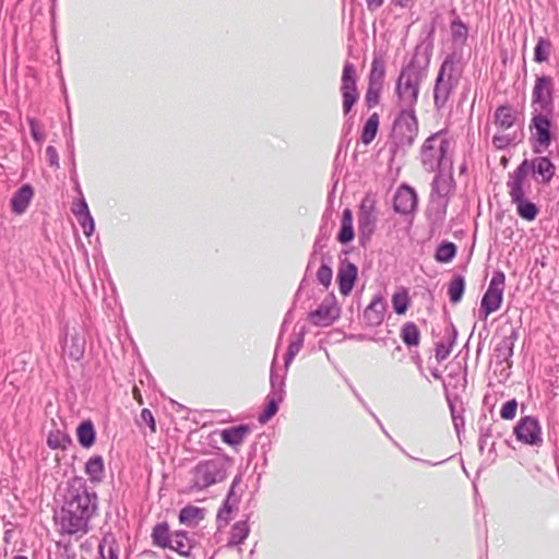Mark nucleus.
Instances as JSON below:
<instances>
[{"instance_id":"nucleus-1","label":"nucleus","mask_w":559,"mask_h":559,"mask_svg":"<svg viewBox=\"0 0 559 559\" xmlns=\"http://www.w3.org/2000/svg\"><path fill=\"white\" fill-rule=\"evenodd\" d=\"M97 508V496L90 492L82 477H73L67 484L63 506L55 520L61 534L83 535Z\"/></svg>"},{"instance_id":"nucleus-2","label":"nucleus","mask_w":559,"mask_h":559,"mask_svg":"<svg viewBox=\"0 0 559 559\" xmlns=\"http://www.w3.org/2000/svg\"><path fill=\"white\" fill-rule=\"evenodd\" d=\"M426 73V68L421 67L416 59H412L408 64L402 68L395 86L399 107L415 108L420 84Z\"/></svg>"},{"instance_id":"nucleus-3","label":"nucleus","mask_w":559,"mask_h":559,"mask_svg":"<svg viewBox=\"0 0 559 559\" xmlns=\"http://www.w3.org/2000/svg\"><path fill=\"white\" fill-rule=\"evenodd\" d=\"M418 135V120L415 108L400 107V111L393 122L391 133V150L397 153L411 147Z\"/></svg>"},{"instance_id":"nucleus-4","label":"nucleus","mask_w":559,"mask_h":559,"mask_svg":"<svg viewBox=\"0 0 559 559\" xmlns=\"http://www.w3.org/2000/svg\"><path fill=\"white\" fill-rule=\"evenodd\" d=\"M445 132V130H440L431 134L421 145L420 162L423 167L429 173L442 169L448 163L447 154L451 142L444 138Z\"/></svg>"},{"instance_id":"nucleus-5","label":"nucleus","mask_w":559,"mask_h":559,"mask_svg":"<svg viewBox=\"0 0 559 559\" xmlns=\"http://www.w3.org/2000/svg\"><path fill=\"white\" fill-rule=\"evenodd\" d=\"M459 79L455 55H448L439 69L433 87V104L438 110L445 107L450 95L459 84Z\"/></svg>"},{"instance_id":"nucleus-6","label":"nucleus","mask_w":559,"mask_h":559,"mask_svg":"<svg viewBox=\"0 0 559 559\" xmlns=\"http://www.w3.org/2000/svg\"><path fill=\"white\" fill-rule=\"evenodd\" d=\"M530 173L534 175L536 181L547 185L555 176L556 166L546 156L525 158L512 173H509L508 179L525 185L530 189L531 185L526 182Z\"/></svg>"},{"instance_id":"nucleus-7","label":"nucleus","mask_w":559,"mask_h":559,"mask_svg":"<svg viewBox=\"0 0 559 559\" xmlns=\"http://www.w3.org/2000/svg\"><path fill=\"white\" fill-rule=\"evenodd\" d=\"M226 478L225 463L219 459L201 461L192 469L193 487L203 490Z\"/></svg>"},{"instance_id":"nucleus-8","label":"nucleus","mask_w":559,"mask_h":559,"mask_svg":"<svg viewBox=\"0 0 559 559\" xmlns=\"http://www.w3.org/2000/svg\"><path fill=\"white\" fill-rule=\"evenodd\" d=\"M554 114L532 112L530 122L531 142L534 153H543L552 142V118Z\"/></svg>"},{"instance_id":"nucleus-9","label":"nucleus","mask_w":559,"mask_h":559,"mask_svg":"<svg viewBox=\"0 0 559 559\" xmlns=\"http://www.w3.org/2000/svg\"><path fill=\"white\" fill-rule=\"evenodd\" d=\"M555 83L549 75H537L532 91V112H555Z\"/></svg>"},{"instance_id":"nucleus-10","label":"nucleus","mask_w":559,"mask_h":559,"mask_svg":"<svg viewBox=\"0 0 559 559\" xmlns=\"http://www.w3.org/2000/svg\"><path fill=\"white\" fill-rule=\"evenodd\" d=\"M343 114L347 116L359 99L355 66L346 61L343 67L341 87Z\"/></svg>"},{"instance_id":"nucleus-11","label":"nucleus","mask_w":559,"mask_h":559,"mask_svg":"<svg viewBox=\"0 0 559 559\" xmlns=\"http://www.w3.org/2000/svg\"><path fill=\"white\" fill-rule=\"evenodd\" d=\"M504 281L506 275L503 272L498 271L493 273L480 302L479 311L484 320H486L490 313L500 308L503 297Z\"/></svg>"},{"instance_id":"nucleus-12","label":"nucleus","mask_w":559,"mask_h":559,"mask_svg":"<svg viewBox=\"0 0 559 559\" xmlns=\"http://www.w3.org/2000/svg\"><path fill=\"white\" fill-rule=\"evenodd\" d=\"M507 188L511 202L516 205L518 215L525 221H534L539 210L535 203L525 198L526 191L528 190L527 186L508 179Z\"/></svg>"},{"instance_id":"nucleus-13","label":"nucleus","mask_w":559,"mask_h":559,"mask_svg":"<svg viewBox=\"0 0 559 559\" xmlns=\"http://www.w3.org/2000/svg\"><path fill=\"white\" fill-rule=\"evenodd\" d=\"M377 219L374 201L368 198L364 199L358 212V233L362 245L371 239L376 229Z\"/></svg>"},{"instance_id":"nucleus-14","label":"nucleus","mask_w":559,"mask_h":559,"mask_svg":"<svg viewBox=\"0 0 559 559\" xmlns=\"http://www.w3.org/2000/svg\"><path fill=\"white\" fill-rule=\"evenodd\" d=\"M513 432L516 439L525 444L542 445L543 437L538 421H519Z\"/></svg>"},{"instance_id":"nucleus-15","label":"nucleus","mask_w":559,"mask_h":559,"mask_svg":"<svg viewBox=\"0 0 559 559\" xmlns=\"http://www.w3.org/2000/svg\"><path fill=\"white\" fill-rule=\"evenodd\" d=\"M393 207L396 213L409 214L417 207V194L411 187L403 186L395 193Z\"/></svg>"},{"instance_id":"nucleus-16","label":"nucleus","mask_w":559,"mask_h":559,"mask_svg":"<svg viewBox=\"0 0 559 559\" xmlns=\"http://www.w3.org/2000/svg\"><path fill=\"white\" fill-rule=\"evenodd\" d=\"M358 269L357 266L349 262H343L338 267L337 272V282L338 289L343 296H348L353 290L355 282L357 280Z\"/></svg>"},{"instance_id":"nucleus-17","label":"nucleus","mask_w":559,"mask_h":559,"mask_svg":"<svg viewBox=\"0 0 559 559\" xmlns=\"http://www.w3.org/2000/svg\"><path fill=\"white\" fill-rule=\"evenodd\" d=\"M338 317L332 300H324L318 309L309 313V320L317 326H329Z\"/></svg>"},{"instance_id":"nucleus-18","label":"nucleus","mask_w":559,"mask_h":559,"mask_svg":"<svg viewBox=\"0 0 559 559\" xmlns=\"http://www.w3.org/2000/svg\"><path fill=\"white\" fill-rule=\"evenodd\" d=\"M386 305L381 295H376L364 311V319L369 326H378L383 322Z\"/></svg>"},{"instance_id":"nucleus-19","label":"nucleus","mask_w":559,"mask_h":559,"mask_svg":"<svg viewBox=\"0 0 559 559\" xmlns=\"http://www.w3.org/2000/svg\"><path fill=\"white\" fill-rule=\"evenodd\" d=\"M450 162V171L448 175H444L442 169L436 170V176L431 183V190L433 194H437L440 198L448 197L453 187H454V180L452 177V160Z\"/></svg>"},{"instance_id":"nucleus-20","label":"nucleus","mask_w":559,"mask_h":559,"mask_svg":"<svg viewBox=\"0 0 559 559\" xmlns=\"http://www.w3.org/2000/svg\"><path fill=\"white\" fill-rule=\"evenodd\" d=\"M519 338V332L516 329H512L509 335L503 336V338L497 344L495 348L496 359L499 364L508 362L509 359L513 356V349L515 342Z\"/></svg>"},{"instance_id":"nucleus-21","label":"nucleus","mask_w":559,"mask_h":559,"mask_svg":"<svg viewBox=\"0 0 559 559\" xmlns=\"http://www.w3.org/2000/svg\"><path fill=\"white\" fill-rule=\"evenodd\" d=\"M34 195V190L29 185L22 186L11 199L12 211L21 215L27 210Z\"/></svg>"},{"instance_id":"nucleus-22","label":"nucleus","mask_w":559,"mask_h":559,"mask_svg":"<svg viewBox=\"0 0 559 559\" xmlns=\"http://www.w3.org/2000/svg\"><path fill=\"white\" fill-rule=\"evenodd\" d=\"M85 352V340L79 333H74L70 335L68 338V334L66 335L63 343V353L67 354L73 360H80Z\"/></svg>"},{"instance_id":"nucleus-23","label":"nucleus","mask_w":559,"mask_h":559,"mask_svg":"<svg viewBox=\"0 0 559 559\" xmlns=\"http://www.w3.org/2000/svg\"><path fill=\"white\" fill-rule=\"evenodd\" d=\"M456 337L457 331L455 326L451 323L450 326L445 330L447 342H439L436 345L435 357L438 362H442L450 356L452 347L456 342Z\"/></svg>"},{"instance_id":"nucleus-24","label":"nucleus","mask_w":559,"mask_h":559,"mask_svg":"<svg viewBox=\"0 0 559 559\" xmlns=\"http://www.w3.org/2000/svg\"><path fill=\"white\" fill-rule=\"evenodd\" d=\"M250 432L248 425H239L228 429H224L221 432L222 440L229 445H238L242 443L247 435Z\"/></svg>"},{"instance_id":"nucleus-25","label":"nucleus","mask_w":559,"mask_h":559,"mask_svg":"<svg viewBox=\"0 0 559 559\" xmlns=\"http://www.w3.org/2000/svg\"><path fill=\"white\" fill-rule=\"evenodd\" d=\"M403 343L408 347H417L420 343V331L414 322H405L400 331Z\"/></svg>"},{"instance_id":"nucleus-26","label":"nucleus","mask_w":559,"mask_h":559,"mask_svg":"<svg viewBox=\"0 0 559 559\" xmlns=\"http://www.w3.org/2000/svg\"><path fill=\"white\" fill-rule=\"evenodd\" d=\"M193 545L187 533L182 531L175 532L173 534L171 543L168 548L177 551L180 556L189 557Z\"/></svg>"},{"instance_id":"nucleus-27","label":"nucleus","mask_w":559,"mask_h":559,"mask_svg":"<svg viewBox=\"0 0 559 559\" xmlns=\"http://www.w3.org/2000/svg\"><path fill=\"white\" fill-rule=\"evenodd\" d=\"M451 15H453V20L450 25L452 40L459 44H465L468 36V27L460 16L456 14V10L453 9L451 11Z\"/></svg>"},{"instance_id":"nucleus-28","label":"nucleus","mask_w":559,"mask_h":559,"mask_svg":"<svg viewBox=\"0 0 559 559\" xmlns=\"http://www.w3.org/2000/svg\"><path fill=\"white\" fill-rule=\"evenodd\" d=\"M85 472L92 481H102L105 476L103 457L100 455L92 456L85 464Z\"/></svg>"},{"instance_id":"nucleus-29","label":"nucleus","mask_w":559,"mask_h":559,"mask_svg":"<svg viewBox=\"0 0 559 559\" xmlns=\"http://www.w3.org/2000/svg\"><path fill=\"white\" fill-rule=\"evenodd\" d=\"M204 519V509L194 506H187L179 513L180 523L194 526Z\"/></svg>"},{"instance_id":"nucleus-30","label":"nucleus","mask_w":559,"mask_h":559,"mask_svg":"<svg viewBox=\"0 0 559 559\" xmlns=\"http://www.w3.org/2000/svg\"><path fill=\"white\" fill-rule=\"evenodd\" d=\"M465 290V278L461 274H454L448 285V295L452 304H459L462 300Z\"/></svg>"},{"instance_id":"nucleus-31","label":"nucleus","mask_w":559,"mask_h":559,"mask_svg":"<svg viewBox=\"0 0 559 559\" xmlns=\"http://www.w3.org/2000/svg\"><path fill=\"white\" fill-rule=\"evenodd\" d=\"M515 122L514 110L509 105L499 106L495 112V123L502 128L509 129Z\"/></svg>"},{"instance_id":"nucleus-32","label":"nucleus","mask_w":559,"mask_h":559,"mask_svg":"<svg viewBox=\"0 0 559 559\" xmlns=\"http://www.w3.org/2000/svg\"><path fill=\"white\" fill-rule=\"evenodd\" d=\"M102 559H118L119 545L112 535H106L99 544Z\"/></svg>"},{"instance_id":"nucleus-33","label":"nucleus","mask_w":559,"mask_h":559,"mask_svg":"<svg viewBox=\"0 0 559 559\" xmlns=\"http://www.w3.org/2000/svg\"><path fill=\"white\" fill-rule=\"evenodd\" d=\"M76 436L83 448H91L95 442V429L92 421H82L76 429Z\"/></svg>"},{"instance_id":"nucleus-34","label":"nucleus","mask_w":559,"mask_h":559,"mask_svg":"<svg viewBox=\"0 0 559 559\" xmlns=\"http://www.w3.org/2000/svg\"><path fill=\"white\" fill-rule=\"evenodd\" d=\"M457 247L454 242L442 241L436 249L435 260L439 263H449L454 259Z\"/></svg>"},{"instance_id":"nucleus-35","label":"nucleus","mask_w":559,"mask_h":559,"mask_svg":"<svg viewBox=\"0 0 559 559\" xmlns=\"http://www.w3.org/2000/svg\"><path fill=\"white\" fill-rule=\"evenodd\" d=\"M153 543L156 546L162 548H166L170 545L173 534H169V528L167 523H158L152 532Z\"/></svg>"},{"instance_id":"nucleus-36","label":"nucleus","mask_w":559,"mask_h":559,"mask_svg":"<svg viewBox=\"0 0 559 559\" xmlns=\"http://www.w3.org/2000/svg\"><path fill=\"white\" fill-rule=\"evenodd\" d=\"M379 127V116L378 114H372L368 120L366 121L362 132H361V142L366 145L370 144L378 132Z\"/></svg>"},{"instance_id":"nucleus-37","label":"nucleus","mask_w":559,"mask_h":559,"mask_svg":"<svg viewBox=\"0 0 559 559\" xmlns=\"http://www.w3.org/2000/svg\"><path fill=\"white\" fill-rule=\"evenodd\" d=\"M384 76L385 63L381 58L374 57L371 63L368 83L383 86Z\"/></svg>"},{"instance_id":"nucleus-38","label":"nucleus","mask_w":559,"mask_h":559,"mask_svg":"<svg viewBox=\"0 0 559 559\" xmlns=\"http://www.w3.org/2000/svg\"><path fill=\"white\" fill-rule=\"evenodd\" d=\"M249 534V526L246 521H239L233 525L228 546L241 544Z\"/></svg>"},{"instance_id":"nucleus-39","label":"nucleus","mask_w":559,"mask_h":559,"mask_svg":"<svg viewBox=\"0 0 559 559\" xmlns=\"http://www.w3.org/2000/svg\"><path fill=\"white\" fill-rule=\"evenodd\" d=\"M392 306L396 314H404L408 310L411 298L406 289L399 290L393 295Z\"/></svg>"},{"instance_id":"nucleus-40","label":"nucleus","mask_w":559,"mask_h":559,"mask_svg":"<svg viewBox=\"0 0 559 559\" xmlns=\"http://www.w3.org/2000/svg\"><path fill=\"white\" fill-rule=\"evenodd\" d=\"M70 442V437L59 429L51 431L47 438L48 447L53 450L66 449Z\"/></svg>"},{"instance_id":"nucleus-41","label":"nucleus","mask_w":559,"mask_h":559,"mask_svg":"<svg viewBox=\"0 0 559 559\" xmlns=\"http://www.w3.org/2000/svg\"><path fill=\"white\" fill-rule=\"evenodd\" d=\"M551 51V43L549 39L539 37L534 48V60L536 62H545L549 59Z\"/></svg>"},{"instance_id":"nucleus-42","label":"nucleus","mask_w":559,"mask_h":559,"mask_svg":"<svg viewBox=\"0 0 559 559\" xmlns=\"http://www.w3.org/2000/svg\"><path fill=\"white\" fill-rule=\"evenodd\" d=\"M304 341H305V331L302 330V331H300V333L298 334L296 340L290 342V344L287 348V352L285 355V368H288V366L292 364V361L294 360L296 355L300 352V349L304 345Z\"/></svg>"},{"instance_id":"nucleus-43","label":"nucleus","mask_w":559,"mask_h":559,"mask_svg":"<svg viewBox=\"0 0 559 559\" xmlns=\"http://www.w3.org/2000/svg\"><path fill=\"white\" fill-rule=\"evenodd\" d=\"M324 259L325 258L323 257L322 264L317 272V280L320 284L328 288L331 285L333 276L332 267L329 265V263L332 261V258L328 257V263L324 262Z\"/></svg>"},{"instance_id":"nucleus-44","label":"nucleus","mask_w":559,"mask_h":559,"mask_svg":"<svg viewBox=\"0 0 559 559\" xmlns=\"http://www.w3.org/2000/svg\"><path fill=\"white\" fill-rule=\"evenodd\" d=\"M382 87L383 86H381V85L368 83L366 97H365L366 105L368 108H373L379 104Z\"/></svg>"},{"instance_id":"nucleus-45","label":"nucleus","mask_w":559,"mask_h":559,"mask_svg":"<svg viewBox=\"0 0 559 559\" xmlns=\"http://www.w3.org/2000/svg\"><path fill=\"white\" fill-rule=\"evenodd\" d=\"M516 409H518V402L513 399V400H509V401L504 402L501 405V407L499 409V414L502 419H513L516 414Z\"/></svg>"},{"instance_id":"nucleus-46","label":"nucleus","mask_w":559,"mask_h":559,"mask_svg":"<svg viewBox=\"0 0 559 559\" xmlns=\"http://www.w3.org/2000/svg\"><path fill=\"white\" fill-rule=\"evenodd\" d=\"M240 481L239 478H235L233 484H231V487L229 489V492L227 495V498L225 499L224 501V504L222 507V509H225V510H228V512L231 513V511L234 510V508H236L237 503H238V500L237 498L235 497V493H234V489L235 487L237 486V484Z\"/></svg>"},{"instance_id":"nucleus-47","label":"nucleus","mask_w":559,"mask_h":559,"mask_svg":"<svg viewBox=\"0 0 559 559\" xmlns=\"http://www.w3.org/2000/svg\"><path fill=\"white\" fill-rule=\"evenodd\" d=\"M479 431H480L479 441H478L479 451L484 452L487 447L489 448V450H491L495 445V442L490 441V428L489 427L488 428L480 427Z\"/></svg>"},{"instance_id":"nucleus-48","label":"nucleus","mask_w":559,"mask_h":559,"mask_svg":"<svg viewBox=\"0 0 559 559\" xmlns=\"http://www.w3.org/2000/svg\"><path fill=\"white\" fill-rule=\"evenodd\" d=\"M278 409V400L272 397L269 400L266 407L259 414L258 419H271Z\"/></svg>"},{"instance_id":"nucleus-49","label":"nucleus","mask_w":559,"mask_h":559,"mask_svg":"<svg viewBox=\"0 0 559 559\" xmlns=\"http://www.w3.org/2000/svg\"><path fill=\"white\" fill-rule=\"evenodd\" d=\"M355 237L354 227L353 225H342L341 229L337 234V240L342 245H346L350 242Z\"/></svg>"},{"instance_id":"nucleus-50","label":"nucleus","mask_w":559,"mask_h":559,"mask_svg":"<svg viewBox=\"0 0 559 559\" xmlns=\"http://www.w3.org/2000/svg\"><path fill=\"white\" fill-rule=\"evenodd\" d=\"M27 121L29 123L32 138L38 144H41L45 140V134L40 132L37 121L34 118H28Z\"/></svg>"},{"instance_id":"nucleus-51","label":"nucleus","mask_w":559,"mask_h":559,"mask_svg":"<svg viewBox=\"0 0 559 559\" xmlns=\"http://www.w3.org/2000/svg\"><path fill=\"white\" fill-rule=\"evenodd\" d=\"M72 212L76 217L87 216L90 210L86 201L82 198L78 202L73 203Z\"/></svg>"},{"instance_id":"nucleus-52","label":"nucleus","mask_w":559,"mask_h":559,"mask_svg":"<svg viewBox=\"0 0 559 559\" xmlns=\"http://www.w3.org/2000/svg\"><path fill=\"white\" fill-rule=\"evenodd\" d=\"M78 219L83 228L85 236H91L94 231V219L91 213H88L87 216L78 217Z\"/></svg>"},{"instance_id":"nucleus-53","label":"nucleus","mask_w":559,"mask_h":559,"mask_svg":"<svg viewBox=\"0 0 559 559\" xmlns=\"http://www.w3.org/2000/svg\"><path fill=\"white\" fill-rule=\"evenodd\" d=\"M449 407L451 411L452 419H463L462 415V402L457 399L450 400L448 399Z\"/></svg>"},{"instance_id":"nucleus-54","label":"nucleus","mask_w":559,"mask_h":559,"mask_svg":"<svg viewBox=\"0 0 559 559\" xmlns=\"http://www.w3.org/2000/svg\"><path fill=\"white\" fill-rule=\"evenodd\" d=\"M323 240H324V237H321V236L317 237V239L313 243V251L310 255L307 269H309L311 266V264L314 262L317 253L320 252L325 247V242Z\"/></svg>"},{"instance_id":"nucleus-55","label":"nucleus","mask_w":559,"mask_h":559,"mask_svg":"<svg viewBox=\"0 0 559 559\" xmlns=\"http://www.w3.org/2000/svg\"><path fill=\"white\" fill-rule=\"evenodd\" d=\"M46 156L51 167L59 168V155L53 146H47Z\"/></svg>"},{"instance_id":"nucleus-56","label":"nucleus","mask_w":559,"mask_h":559,"mask_svg":"<svg viewBox=\"0 0 559 559\" xmlns=\"http://www.w3.org/2000/svg\"><path fill=\"white\" fill-rule=\"evenodd\" d=\"M511 142V139L508 135H495L492 139L493 145L499 148H506Z\"/></svg>"},{"instance_id":"nucleus-57","label":"nucleus","mask_w":559,"mask_h":559,"mask_svg":"<svg viewBox=\"0 0 559 559\" xmlns=\"http://www.w3.org/2000/svg\"><path fill=\"white\" fill-rule=\"evenodd\" d=\"M498 399L496 396L486 395L484 397V407L488 411L489 415L492 417L495 415L493 409Z\"/></svg>"},{"instance_id":"nucleus-58","label":"nucleus","mask_w":559,"mask_h":559,"mask_svg":"<svg viewBox=\"0 0 559 559\" xmlns=\"http://www.w3.org/2000/svg\"><path fill=\"white\" fill-rule=\"evenodd\" d=\"M229 515H230V512H228V510H225L222 508L219 509V511L217 513V523H218L219 527L228 524V522L230 520Z\"/></svg>"},{"instance_id":"nucleus-59","label":"nucleus","mask_w":559,"mask_h":559,"mask_svg":"<svg viewBox=\"0 0 559 559\" xmlns=\"http://www.w3.org/2000/svg\"><path fill=\"white\" fill-rule=\"evenodd\" d=\"M342 225H353V214L349 209H345L342 214Z\"/></svg>"},{"instance_id":"nucleus-60","label":"nucleus","mask_w":559,"mask_h":559,"mask_svg":"<svg viewBox=\"0 0 559 559\" xmlns=\"http://www.w3.org/2000/svg\"><path fill=\"white\" fill-rule=\"evenodd\" d=\"M140 427L146 433L145 429L148 428L151 433L156 431V421H140Z\"/></svg>"},{"instance_id":"nucleus-61","label":"nucleus","mask_w":559,"mask_h":559,"mask_svg":"<svg viewBox=\"0 0 559 559\" xmlns=\"http://www.w3.org/2000/svg\"><path fill=\"white\" fill-rule=\"evenodd\" d=\"M366 4L369 11H376L383 4V0H366Z\"/></svg>"},{"instance_id":"nucleus-62","label":"nucleus","mask_w":559,"mask_h":559,"mask_svg":"<svg viewBox=\"0 0 559 559\" xmlns=\"http://www.w3.org/2000/svg\"><path fill=\"white\" fill-rule=\"evenodd\" d=\"M141 419H154L150 409L143 408L141 412Z\"/></svg>"},{"instance_id":"nucleus-63","label":"nucleus","mask_w":559,"mask_h":559,"mask_svg":"<svg viewBox=\"0 0 559 559\" xmlns=\"http://www.w3.org/2000/svg\"><path fill=\"white\" fill-rule=\"evenodd\" d=\"M210 413L211 414H216V415H219V416L225 415V411H209V409L203 411L200 415L204 416V415L210 414Z\"/></svg>"},{"instance_id":"nucleus-64","label":"nucleus","mask_w":559,"mask_h":559,"mask_svg":"<svg viewBox=\"0 0 559 559\" xmlns=\"http://www.w3.org/2000/svg\"><path fill=\"white\" fill-rule=\"evenodd\" d=\"M463 426H464V421H461L460 424L457 421H454V427H455L459 438H461V429Z\"/></svg>"}]
</instances>
